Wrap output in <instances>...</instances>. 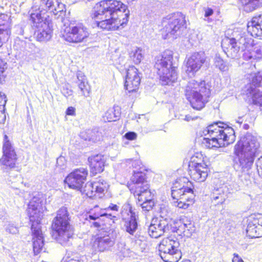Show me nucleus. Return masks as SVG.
I'll use <instances>...</instances> for the list:
<instances>
[{"mask_svg": "<svg viewBox=\"0 0 262 262\" xmlns=\"http://www.w3.org/2000/svg\"><path fill=\"white\" fill-rule=\"evenodd\" d=\"M65 162L64 158L63 157H59L57 159L56 164L57 166L59 167L60 168H63V166L64 165V163Z\"/></svg>", "mask_w": 262, "mask_h": 262, "instance_id": "obj_53", "label": "nucleus"}, {"mask_svg": "<svg viewBox=\"0 0 262 262\" xmlns=\"http://www.w3.org/2000/svg\"><path fill=\"white\" fill-rule=\"evenodd\" d=\"M247 30L252 36L262 39V14L253 17L248 21Z\"/></svg>", "mask_w": 262, "mask_h": 262, "instance_id": "obj_23", "label": "nucleus"}, {"mask_svg": "<svg viewBox=\"0 0 262 262\" xmlns=\"http://www.w3.org/2000/svg\"><path fill=\"white\" fill-rule=\"evenodd\" d=\"M91 172L95 175L103 171L105 158L102 155H96L89 158Z\"/></svg>", "mask_w": 262, "mask_h": 262, "instance_id": "obj_25", "label": "nucleus"}, {"mask_svg": "<svg viewBox=\"0 0 262 262\" xmlns=\"http://www.w3.org/2000/svg\"><path fill=\"white\" fill-rule=\"evenodd\" d=\"M137 134L135 132H129L128 133H126L124 137L128 140H133L136 139L137 138Z\"/></svg>", "mask_w": 262, "mask_h": 262, "instance_id": "obj_51", "label": "nucleus"}, {"mask_svg": "<svg viewBox=\"0 0 262 262\" xmlns=\"http://www.w3.org/2000/svg\"><path fill=\"white\" fill-rule=\"evenodd\" d=\"M131 213L129 220L126 223L125 227L127 232L133 235L137 228V222L136 221L135 213L133 212L131 208L129 209Z\"/></svg>", "mask_w": 262, "mask_h": 262, "instance_id": "obj_32", "label": "nucleus"}, {"mask_svg": "<svg viewBox=\"0 0 262 262\" xmlns=\"http://www.w3.org/2000/svg\"><path fill=\"white\" fill-rule=\"evenodd\" d=\"M2 20L4 21V23H6L5 26H2V28L10 27V16L6 14H1L0 15V23L2 22Z\"/></svg>", "mask_w": 262, "mask_h": 262, "instance_id": "obj_44", "label": "nucleus"}, {"mask_svg": "<svg viewBox=\"0 0 262 262\" xmlns=\"http://www.w3.org/2000/svg\"><path fill=\"white\" fill-rule=\"evenodd\" d=\"M204 11L205 17H208L213 13V9L209 7L204 8Z\"/></svg>", "mask_w": 262, "mask_h": 262, "instance_id": "obj_52", "label": "nucleus"}, {"mask_svg": "<svg viewBox=\"0 0 262 262\" xmlns=\"http://www.w3.org/2000/svg\"><path fill=\"white\" fill-rule=\"evenodd\" d=\"M66 114L67 115L75 116V108L72 106L69 107L67 109Z\"/></svg>", "mask_w": 262, "mask_h": 262, "instance_id": "obj_54", "label": "nucleus"}, {"mask_svg": "<svg viewBox=\"0 0 262 262\" xmlns=\"http://www.w3.org/2000/svg\"><path fill=\"white\" fill-rule=\"evenodd\" d=\"M2 33H0V47L2 46L3 42L8 40L9 38H3Z\"/></svg>", "mask_w": 262, "mask_h": 262, "instance_id": "obj_60", "label": "nucleus"}, {"mask_svg": "<svg viewBox=\"0 0 262 262\" xmlns=\"http://www.w3.org/2000/svg\"><path fill=\"white\" fill-rule=\"evenodd\" d=\"M120 252L116 254L119 256L125 257L128 255V249H126L124 247H118Z\"/></svg>", "mask_w": 262, "mask_h": 262, "instance_id": "obj_49", "label": "nucleus"}, {"mask_svg": "<svg viewBox=\"0 0 262 262\" xmlns=\"http://www.w3.org/2000/svg\"><path fill=\"white\" fill-rule=\"evenodd\" d=\"M112 241L108 236L103 237H98L95 239L94 245L97 246H103L104 245H111Z\"/></svg>", "mask_w": 262, "mask_h": 262, "instance_id": "obj_38", "label": "nucleus"}, {"mask_svg": "<svg viewBox=\"0 0 262 262\" xmlns=\"http://www.w3.org/2000/svg\"><path fill=\"white\" fill-rule=\"evenodd\" d=\"M186 20L184 16L181 13L174 14L169 18H165L163 21V28L162 35L164 39L170 37L176 38L182 34L186 29Z\"/></svg>", "mask_w": 262, "mask_h": 262, "instance_id": "obj_10", "label": "nucleus"}, {"mask_svg": "<svg viewBox=\"0 0 262 262\" xmlns=\"http://www.w3.org/2000/svg\"><path fill=\"white\" fill-rule=\"evenodd\" d=\"M227 198L226 194L222 190H216L213 193L212 203L214 205L222 204Z\"/></svg>", "mask_w": 262, "mask_h": 262, "instance_id": "obj_33", "label": "nucleus"}, {"mask_svg": "<svg viewBox=\"0 0 262 262\" xmlns=\"http://www.w3.org/2000/svg\"><path fill=\"white\" fill-rule=\"evenodd\" d=\"M62 94L67 98L71 96L73 94V91L71 86L68 83H65L61 90Z\"/></svg>", "mask_w": 262, "mask_h": 262, "instance_id": "obj_42", "label": "nucleus"}, {"mask_svg": "<svg viewBox=\"0 0 262 262\" xmlns=\"http://www.w3.org/2000/svg\"><path fill=\"white\" fill-rule=\"evenodd\" d=\"M62 37L69 42L79 43L84 41L90 35L89 29L81 23L74 24L68 19L62 20Z\"/></svg>", "mask_w": 262, "mask_h": 262, "instance_id": "obj_9", "label": "nucleus"}, {"mask_svg": "<svg viewBox=\"0 0 262 262\" xmlns=\"http://www.w3.org/2000/svg\"><path fill=\"white\" fill-rule=\"evenodd\" d=\"M179 182H176L174 186L171 189V196L173 199L179 201V200H187V201L190 202V203H193V190L188 186L185 187L183 186L182 187L178 188Z\"/></svg>", "mask_w": 262, "mask_h": 262, "instance_id": "obj_21", "label": "nucleus"}, {"mask_svg": "<svg viewBox=\"0 0 262 262\" xmlns=\"http://www.w3.org/2000/svg\"><path fill=\"white\" fill-rule=\"evenodd\" d=\"M52 227L54 230L52 236L60 244H64L72 236L73 231L71 229L66 208H61L58 210L57 215L53 221Z\"/></svg>", "mask_w": 262, "mask_h": 262, "instance_id": "obj_8", "label": "nucleus"}, {"mask_svg": "<svg viewBox=\"0 0 262 262\" xmlns=\"http://www.w3.org/2000/svg\"><path fill=\"white\" fill-rule=\"evenodd\" d=\"M132 166L137 168L138 169L139 167H140V162L139 161H133L132 162Z\"/></svg>", "mask_w": 262, "mask_h": 262, "instance_id": "obj_59", "label": "nucleus"}, {"mask_svg": "<svg viewBox=\"0 0 262 262\" xmlns=\"http://www.w3.org/2000/svg\"><path fill=\"white\" fill-rule=\"evenodd\" d=\"M175 245H180L177 238L174 236H170L163 239L162 242L159 244V246H174Z\"/></svg>", "mask_w": 262, "mask_h": 262, "instance_id": "obj_37", "label": "nucleus"}, {"mask_svg": "<svg viewBox=\"0 0 262 262\" xmlns=\"http://www.w3.org/2000/svg\"><path fill=\"white\" fill-rule=\"evenodd\" d=\"M197 118H198L197 117H192L190 115H185L184 118H179V119H183V120H185L186 121H189L190 120H195V119H196Z\"/></svg>", "mask_w": 262, "mask_h": 262, "instance_id": "obj_56", "label": "nucleus"}, {"mask_svg": "<svg viewBox=\"0 0 262 262\" xmlns=\"http://www.w3.org/2000/svg\"><path fill=\"white\" fill-rule=\"evenodd\" d=\"M64 5L59 2V0H40L38 4L35 3L29 11L30 16L32 14L39 15V17L45 16L46 12L50 11L54 14L63 11Z\"/></svg>", "mask_w": 262, "mask_h": 262, "instance_id": "obj_12", "label": "nucleus"}, {"mask_svg": "<svg viewBox=\"0 0 262 262\" xmlns=\"http://www.w3.org/2000/svg\"><path fill=\"white\" fill-rule=\"evenodd\" d=\"M168 231L172 232V225H169L168 221L162 217L153 219L148 228L149 234L154 238H157Z\"/></svg>", "mask_w": 262, "mask_h": 262, "instance_id": "obj_17", "label": "nucleus"}, {"mask_svg": "<svg viewBox=\"0 0 262 262\" xmlns=\"http://www.w3.org/2000/svg\"><path fill=\"white\" fill-rule=\"evenodd\" d=\"M207 57L203 52H194L187 59L186 72L190 77L193 76L205 62Z\"/></svg>", "mask_w": 262, "mask_h": 262, "instance_id": "obj_15", "label": "nucleus"}, {"mask_svg": "<svg viewBox=\"0 0 262 262\" xmlns=\"http://www.w3.org/2000/svg\"><path fill=\"white\" fill-rule=\"evenodd\" d=\"M179 247H159V254L162 259L165 258L169 255L171 257L172 261L171 262H178L182 257V254L181 250L178 249Z\"/></svg>", "mask_w": 262, "mask_h": 262, "instance_id": "obj_26", "label": "nucleus"}, {"mask_svg": "<svg viewBox=\"0 0 262 262\" xmlns=\"http://www.w3.org/2000/svg\"><path fill=\"white\" fill-rule=\"evenodd\" d=\"M107 184L104 181L100 182L99 181L88 182L85 187L80 190L82 193L91 198H101L102 195L107 189Z\"/></svg>", "mask_w": 262, "mask_h": 262, "instance_id": "obj_18", "label": "nucleus"}, {"mask_svg": "<svg viewBox=\"0 0 262 262\" xmlns=\"http://www.w3.org/2000/svg\"><path fill=\"white\" fill-rule=\"evenodd\" d=\"M30 45V43L29 42H27L17 37L15 39L14 48L16 50L24 51L26 50L28 46Z\"/></svg>", "mask_w": 262, "mask_h": 262, "instance_id": "obj_36", "label": "nucleus"}, {"mask_svg": "<svg viewBox=\"0 0 262 262\" xmlns=\"http://www.w3.org/2000/svg\"><path fill=\"white\" fill-rule=\"evenodd\" d=\"M88 174V170L84 168L75 169L66 178L64 182L70 188L80 190L86 180Z\"/></svg>", "mask_w": 262, "mask_h": 262, "instance_id": "obj_16", "label": "nucleus"}, {"mask_svg": "<svg viewBox=\"0 0 262 262\" xmlns=\"http://www.w3.org/2000/svg\"><path fill=\"white\" fill-rule=\"evenodd\" d=\"M32 26L35 29L34 36L36 40L46 42L52 37V30L50 27V20L45 16L39 17L37 14H32L30 16Z\"/></svg>", "mask_w": 262, "mask_h": 262, "instance_id": "obj_11", "label": "nucleus"}, {"mask_svg": "<svg viewBox=\"0 0 262 262\" xmlns=\"http://www.w3.org/2000/svg\"><path fill=\"white\" fill-rule=\"evenodd\" d=\"M239 43L245 45V52L243 54L245 60L252 62L262 58V43H255L253 39L245 36L240 37Z\"/></svg>", "mask_w": 262, "mask_h": 262, "instance_id": "obj_13", "label": "nucleus"}, {"mask_svg": "<svg viewBox=\"0 0 262 262\" xmlns=\"http://www.w3.org/2000/svg\"><path fill=\"white\" fill-rule=\"evenodd\" d=\"M246 231L251 238L262 236V216L249 219Z\"/></svg>", "mask_w": 262, "mask_h": 262, "instance_id": "obj_22", "label": "nucleus"}, {"mask_svg": "<svg viewBox=\"0 0 262 262\" xmlns=\"http://www.w3.org/2000/svg\"><path fill=\"white\" fill-rule=\"evenodd\" d=\"M7 68V63L2 59H0V82H2L4 79V73Z\"/></svg>", "mask_w": 262, "mask_h": 262, "instance_id": "obj_43", "label": "nucleus"}, {"mask_svg": "<svg viewBox=\"0 0 262 262\" xmlns=\"http://www.w3.org/2000/svg\"><path fill=\"white\" fill-rule=\"evenodd\" d=\"M127 5L118 0H103L96 4L92 17L98 27L107 31L124 28L128 20Z\"/></svg>", "mask_w": 262, "mask_h": 262, "instance_id": "obj_1", "label": "nucleus"}, {"mask_svg": "<svg viewBox=\"0 0 262 262\" xmlns=\"http://www.w3.org/2000/svg\"><path fill=\"white\" fill-rule=\"evenodd\" d=\"M99 217H106L112 221V223H113L118 219L114 213L112 214L111 213L105 212L103 209H100L98 206H96L89 211L88 216L86 217V220L89 219L92 220H96Z\"/></svg>", "mask_w": 262, "mask_h": 262, "instance_id": "obj_27", "label": "nucleus"}, {"mask_svg": "<svg viewBox=\"0 0 262 262\" xmlns=\"http://www.w3.org/2000/svg\"><path fill=\"white\" fill-rule=\"evenodd\" d=\"M155 68L162 85L174 82L178 78L176 67L172 63L173 52L167 50L155 57Z\"/></svg>", "mask_w": 262, "mask_h": 262, "instance_id": "obj_6", "label": "nucleus"}, {"mask_svg": "<svg viewBox=\"0 0 262 262\" xmlns=\"http://www.w3.org/2000/svg\"><path fill=\"white\" fill-rule=\"evenodd\" d=\"M79 82L78 83V88L81 91V93L83 96H86L89 93V88L87 84L85 82L83 81L79 80Z\"/></svg>", "mask_w": 262, "mask_h": 262, "instance_id": "obj_40", "label": "nucleus"}, {"mask_svg": "<svg viewBox=\"0 0 262 262\" xmlns=\"http://www.w3.org/2000/svg\"><path fill=\"white\" fill-rule=\"evenodd\" d=\"M119 210V206H118L116 204H111L110 206L104 209H103L104 212L109 213V211L110 210H112L114 211H118Z\"/></svg>", "mask_w": 262, "mask_h": 262, "instance_id": "obj_50", "label": "nucleus"}, {"mask_svg": "<svg viewBox=\"0 0 262 262\" xmlns=\"http://www.w3.org/2000/svg\"><path fill=\"white\" fill-rule=\"evenodd\" d=\"M3 155L0 159V165L3 168L9 170L15 167L17 155L15 149L9 140L8 136L5 135L4 138L3 146Z\"/></svg>", "mask_w": 262, "mask_h": 262, "instance_id": "obj_14", "label": "nucleus"}, {"mask_svg": "<svg viewBox=\"0 0 262 262\" xmlns=\"http://www.w3.org/2000/svg\"><path fill=\"white\" fill-rule=\"evenodd\" d=\"M127 187L135 196H138V203L143 210L149 211L152 208L154 202L145 173L134 171Z\"/></svg>", "mask_w": 262, "mask_h": 262, "instance_id": "obj_4", "label": "nucleus"}, {"mask_svg": "<svg viewBox=\"0 0 262 262\" xmlns=\"http://www.w3.org/2000/svg\"><path fill=\"white\" fill-rule=\"evenodd\" d=\"M93 225L95 227H100V224L98 222H93Z\"/></svg>", "mask_w": 262, "mask_h": 262, "instance_id": "obj_62", "label": "nucleus"}, {"mask_svg": "<svg viewBox=\"0 0 262 262\" xmlns=\"http://www.w3.org/2000/svg\"><path fill=\"white\" fill-rule=\"evenodd\" d=\"M219 122L210 124L205 128L203 133L205 136L209 135V138H204L203 143L209 148L227 146L235 140L234 129Z\"/></svg>", "mask_w": 262, "mask_h": 262, "instance_id": "obj_2", "label": "nucleus"}, {"mask_svg": "<svg viewBox=\"0 0 262 262\" xmlns=\"http://www.w3.org/2000/svg\"><path fill=\"white\" fill-rule=\"evenodd\" d=\"M210 94L208 85L204 81L198 82L194 80L190 81L185 90V95L192 107L195 110H200L208 101Z\"/></svg>", "mask_w": 262, "mask_h": 262, "instance_id": "obj_7", "label": "nucleus"}, {"mask_svg": "<svg viewBox=\"0 0 262 262\" xmlns=\"http://www.w3.org/2000/svg\"><path fill=\"white\" fill-rule=\"evenodd\" d=\"M178 204L177 206L180 208L182 209H186L187 208L190 204L192 203H190V202L187 201V200H179L177 201Z\"/></svg>", "mask_w": 262, "mask_h": 262, "instance_id": "obj_46", "label": "nucleus"}, {"mask_svg": "<svg viewBox=\"0 0 262 262\" xmlns=\"http://www.w3.org/2000/svg\"><path fill=\"white\" fill-rule=\"evenodd\" d=\"M43 203V199L38 194L37 196H34L28 205V213L30 221L32 223L33 246H41L45 244L40 225L45 210Z\"/></svg>", "mask_w": 262, "mask_h": 262, "instance_id": "obj_5", "label": "nucleus"}, {"mask_svg": "<svg viewBox=\"0 0 262 262\" xmlns=\"http://www.w3.org/2000/svg\"><path fill=\"white\" fill-rule=\"evenodd\" d=\"M120 115V109L118 106L110 108L103 116L104 121H115L118 119Z\"/></svg>", "mask_w": 262, "mask_h": 262, "instance_id": "obj_31", "label": "nucleus"}, {"mask_svg": "<svg viewBox=\"0 0 262 262\" xmlns=\"http://www.w3.org/2000/svg\"><path fill=\"white\" fill-rule=\"evenodd\" d=\"M233 255L234 257L232 259V262H244L237 254L234 253Z\"/></svg>", "mask_w": 262, "mask_h": 262, "instance_id": "obj_55", "label": "nucleus"}, {"mask_svg": "<svg viewBox=\"0 0 262 262\" xmlns=\"http://www.w3.org/2000/svg\"><path fill=\"white\" fill-rule=\"evenodd\" d=\"M130 57L135 64H139L143 58L142 51L140 48H136L130 53Z\"/></svg>", "mask_w": 262, "mask_h": 262, "instance_id": "obj_35", "label": "nucleus"}, {"mask_svg": "<svg viewBox=\"0 0 262 262\" xmlns=\"http://www.w3.org/2000/svg\"><path fill=\"white\" fill-rule=\"evenodd\" d=\"M193 224L189 221L186 217H182L178 221H173L172 225V232H177L179 234L185 233H191L193 231Z\"/></svg>", "mask_w": 262, "mask_h": 262, "instance_id": "obj_24", "label": "nucleus"}, {"mask_svg": "<svg viewBox=\"0 0 262 262\" xmlns=\"http://www.w3.org/2000/svg\"><path fill=\"white\" fill-rule=\"evenodd\" d=\"M259 147L257 138L251 134H247L236 144L234 154L238 158L243 171H248L251 168Z\"/></svg>", "mask_w": 262, "mask_h": 262, "instance_id": "obj_3", "label": "nucleus"}, {"mask_svg": "<svg viewBox=\"0 0 262 262\" xmlns=\"http://www.w3.org/2000/svg\"><path fill=\"white\" fill-rule=\"evenodd\" d=\"M140 77L138 70L134 66H130L126 71L124 86L129 93L138 89L140 83Z\"/></svg>", "mask_w": 262, "mask_h": 262, "instance_id": "obj_20", "label": "nucleus"}, {"mask_svg": "<svg viewBox=\"0 0 262 262\" xmlns=\"http://www.w3.org/2000/svg\"><path fill=\"white\" fill-rule=\"evenodd\" d=\"M69 262H80V261H78V260H76L71 259V260H70Z\"/></svg>", "mask_w": 262, "mask_h": 262, "instance_id": "obj_64", "label": "nucleus"}, {"mask_svg": "<svg viewBox=\"0 0 262 262\" xmlns=\"http://www.w3.org/2000/svg\"><path fill=\"white\" fill-rule=\"evenodd\" d=\"M98 248V250L100 252H103L105 250L104 248V247H99V246H98L97 247Z\"/></svg>", "mask_w": 262, "mask_h": 262, "instance_id": "obj_63", "label": "nucleus"}, {"mask_svg": "<svg viewBox=\"0 0 262 262\" xmlns=\"http://www.w3.org/2000/svg\"><path fill=\"white\" fill-rule=\"evenodd\" d=\"M214 66L221 71H226L228 70L227 63L223 60L219 54H216L214 58Z\"/></svg>", "mask_w": 262, "mask_h": 262, "instance_id": "obj_34", "label": "nucleus"}, {"mask_svg": "<svg viewBox=\"0 0 262 262\" xmlns=\"http://www.w3.org/2000/svg\"><path fill=\"white\" fill-rule=\"evenodd\" d=\"M252 84L256 86H262V72L254 74L252 77Z\"/></svg>", "mask_w": 262, "mask_h": 262, "instance_id": "obj_39", "label": "nucleus"}, {"mask_svg": "<svg viewBox=\"0 0 262 262\" xmlns=\"http://www.w3.org/2000/svg\"><path fill=\"white\" fill-rule=\"evenodd\" d=\"M6 120L5 111L0 109V123L4 122Z\"/></svg>", "mask_w": 262, "mask_h": 262, "instance_id": "obj_57", "label": "nucleus"}, {"mask_svg": "<svg viewBox=\"0 0 262 262\" xmlns=\"http://www.w3.org/2000/svg\"><path fill=\"white\" fill-rule=\"evenodd\" d=\"M246 95L248 97H251L254 104L259 105L262 111V92L257 94V91L255 88L250 85L246 90Z\"/></svg>", "mask_w": 262, "mask_h": 262, "instance_id": "obj_30", "label": "nucleus"}, {"mask_svg": "<svg viewBox=\"0 0 262 262\" xmlns=\"http://www.w3.org/2000/svg\"><path fill=\"white\" fill-rule=\"evenodd\" d=\"M6 230L7 232L11 234H16L18 232L17 227L11 223L8 224Z\"/></svg>", "mask_w": 262, "mask_h": 262, "instance_id": "obj_47", "label": "nucleus"}, {"mask_svg": "<svg viewBox=\"0 0 262 262\" xmlns=\"http://www.w3.org/2000/svg\"><path fill=\"white\" fill-rule=\"evenodd\" d=\"M242 2L244 5H250L252 4L254 6L253 8H255L256 7H258L260 4L262 3V0H241Z\"/></svg>", "mask_w": 262, "mask_h": 262, "instance_id": "obj_45", "label": "nucleus"}, {"mask_svg": "<svg viewBox=\"0 0 262 262\" xmlns=\"http://www.w3.org/2000/svg\"><path fill=\"white\" fill-rule=\"evenodd\" d=\"M16 29V31L17 32L18 34L24 35V29L22 27L18 26Z\"/></svg>", "mask_w": 262, "mask_h": 262, "instance_id": "obj_61", "label": "nucleus"}, {"mask_svg": "<svg viewBox=\"0 0 262 262\" xmlns=\"http://www.w3.org/2000/svg\"><path fill=\"white\" fill-rule=\"evenodd\" d=\"M5 24L6 23L3 20H2V22L0 23V33L3 34V37L4 39L9 38L11 33L10 27H5L4 28L2 27V26H4Z\"/></svg>", "mask_w": 262, "mask_h": 262, "instance_id": "obj_41", "label": "nucleus"}, {"mask_svg": "<svg viewBox=\"0 0 262 262\" xmlns=\"http://www.w3.org/2000/svg\"><path fill=\"white\" fill-rule=\"evenodd\" d=\"M81 137L85 140L97 142L102 139V133L97 129H88L81 133Z\"/></svg>", "mask_w": 262, "mask_h": 262, "instance_id": "obj_29", "label": "nucleus"}, {"mask_svg": "<svg viewBox=\"0 0 262 262\" xmlns=\"http://www.w3.org/2000/svg\"><path fill=\"white\" fill-rule=\"evenodd\" d=\"M189 174L195 181H205L208 174V168L204 163L191 162L189 164Z\"/></svg>", "mask_w": 262, "mask_h": 262, "instance_id": "obj_19", "label": "nucleus"}, {"mask_svg": "<svg viewBox=\"0 0 262 262\" xmlns=\"http://www.w3.org/2000/svg\"><path fill=\"white\" fill-rule=\"evenodd\" d=\"M229 46L228 56H230L232 58L238 57L239 50L245 52V45L239 43V38L237 40L234 38L229 39Z\"/></svg>", "mask_w": 262, "mask_h": 262, "instance_id": "obj_28", "label": "nucleus"}, {"mask_svg": "<svg viewBox=\"0 0 262 262\" xmlns=\"http://www.w3.org/2000/svg\"><path fill=\"white\" fill-rule=\"evenodd\" d=\"M7 102L6 96L5 94L2 95L0 93V109L5 111V105Z\"/></svg>", "mask_w": 262, "mask_h": 262, "instance_id": "obj_48", "label": "nucleus"}, {"mask_svg": "<svg viewBox=\"0 0 262 262\" xmlns=\"http://www.w3.org/2000/svg\"><path fill=\"white\" fill-rule=\"evenodd\" d=\"M33 252L35 255H38L42 250V247H33Z\"/></svg>", "mask_w": 262, "mask_h": 262, "instance_id": "obj_58", "label": "nucleus"}]
</instances>
